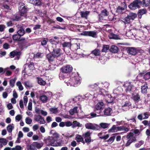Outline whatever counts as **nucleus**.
<instances>
[{
  "label": "nucleus",
  "instance_id": "57",
  "mask_svg": "<svg viewBox=\"0 0 150 150\" xmlns=\"http://www.w3.org/2000/svg\"><path fill=\"white\" fill-rule=\"evenodd\" d=\"M126 36L129 38H132L134 35L131 31L127 32L126 33Z\"/></svg>",
  "mask_w": 150,
  "mask_h": 150
},
{
  "label": "nucleus",
  "instance_id": "37",
  "mask_svg": "<svg viewBox=\"0 0 150 150\" xmlns=\"http://www.w3.org/2000/svg\"><path fill=\"white\" fill-rule=\"evenodd\" d=\"M100 51L98 49H95L92 51L91 53L95 56H98L100 54Z\"/></svg>",
  "mask_w": 150,
  "mask_h": 150
},
{
  "label": "nucleus",
  "instance_id": "44",
  "mask_svg": "<svg viewBox=\"0 0 150 150\" xmlns=\"http://www.w3.org/2000/svg\"><path fill=\"white\" fill-rule=\"evenodd\" d=\"M16 86L18 87L19 90L20 91H22L23 89V87L20 81H18L16 83Z\"/></svg>",
  "mask_w": 150,
  "mask_h": 150
},
{
  "label": "nucleus",
  "instance_id": "3",
  "mask_svg": "<svg viewBox=\"0 0 150 150\" xmlns=\"http://www.w3.org/2000/svg\"><path fill=\"white\" fill-rule=\"evenodd\" d=\"M52 96V93L50 91L44 92L40 94V99L43 103H45L50 101Z\"/></svg>",
  "mask_w": 150,
  "mask_h": 150
},
{
  "label": "nucleus",
  "instance_id": "47",
  "mask_svg": "<svg viewBox=\"0 0 150 150\" xmlns=\"http://www.w3.org/2000/svg\"><path fill=\"white\" fill-rule=\"evenodd\" d=\"M21 37L20 35L17 34L13 35L12 38L14 40L16 41L19 40Z\"/></svg>",
  "mask_w": 150,
  "mask_h": 150
},
{
  "label": "nucleus",
  "instance_id": "20",
  "mask_svg": "<svg viewBox=\"0 0 150 150\" xmlns=\"http://www.w3.org/2000/svg\"><path fill=\"white\" fill-rule=\"evenodd\" d=\"M127 50L128 53L133 55H135L137 53V50L134 47H128Z\"/></svg>",
  "mask_w": 150,
  "mask_h": 150
},
{
  "label": "nucleus",
  "instance_id": "46",
  "mask_svg": "<svg viewBox=\"0 0 150 150\" xmlns=\"http://www.w3.org/2000/svg\"><path fill=\"white\" fill-rule=\"evenodd\" d=\"M101 127L103 129H105L109 127V124L105 123H101L100 124Z\"/></svg>",
  "mask_w": 150,
  "mask_h": 150
},
{
  "label": "nucleus",
  "instance_id": "39",
  "mask_svg": "<svg viewBox=\"0 0 150 150\" xmlns=\"http://www.w3.org/2000/svg\"><path fill=\"white\" fill-rule=\"evenodd\" d=\"M51 44L55 45L58 44L59 42V40H56L54 38H51L49 40Z\"/></svg>",
  "mask_w": 150,
  "mask_h": 150
},
{
  "label": "nucleus",
  "instance_id": "62",
  "mask_svg": "<svg viewBox=\"0 0 150 150\" xmlns=\"http://www.w3.org/2000/svg\"><path fill=\"white\" fill-rule=\"evenodd\" d=\"M43 55V54L42 53L40 52L34 55V57L35 58H40L42 57Z\"/></svg>",
  "mask_w": 150,
  "mask_h": 150
},
{
  "label": "nucleus",
  "instance_id": "59",
  "mask_svg": "<svg viewBox=\"0 0 150 150\" xmlns=\"http://www.w3.org/2000/svg\"><path fill=\"white\" fill-rule=\"evenodd\" d=\"M48 41V39L47 38H44L41 41V45L42 46H44L46 45L47 42Z\"/></svg>",
  "mask_w": 150,
  "mask_h": 150
},
{
  "label": "nucleus",
  "instance_id": "26",
  "mask_svg": "<svg viewBox=\"0 0 150 150\" xmlns=\"http://www.w3.org/2000/svg\"><path fill=\"white\" fill-rule=\"evenodd\" d=\"M124 4L125 5L124 6H119L117 8L116 10L117 12L121 13H122V11L125 10L127 8V6L126 4H125V3H124Z\"/></svg>",
  "mask_w": 150,
  "mask_h": 150
},
{
  "label": "nucleus",
  "instance_id": "49",
  "mask_svg": "<svg viewBox=\"0 0 150 150\" xmlns=\"http://www.w3.org/2000/svg\"><path fill=\"white\" fill-rule=\"evenodd\" d=\"M89 12L88 11L81 12V16L82 17L87 18V17L89 14Z\"/></svg>",
  "mask_w": 150,
  "mask_h": 150
},
{
  "label": "nucleus",
  "instance_id": "16",
  "mask_svg": "<svg viewBox=\"0 0 150 150\" xmlns=\"http://www.w3.org/2000/svg\"><path fill=\"white\" fill-rule=\"evenodd\" d=\"M81 106L80 105H78L77 106L71 109L69 111V113L71 115H73L75 113H77L79 110H81Z\"/></svg>",
  "mask_w": 150,
  "mask_h": 150
},
{
  "label": "nucleus",
  "instance_id": "32",
  "mask_svg": "<svg viewBox=\"0 0 150 150\" xmlns=\"http://www.w3.org/2000/svg\"><path fill=\"white\" fill-rule=\"evenodd\" d=\"M43 143H39L37 142L33 143V145L38 149H40L43 146Z\"/></svg>",
  "mask_w": 150,
  "mask_h": 150
},
{
  "label": "nucleus",
  "instance_id": "52",
  "mask_svg": "<svg viewBox=\"0 0 150 150\" xmlns=\"http://www.w3.org/2000/svg\"><path fill=\"white\" fill-rule=\"evenodd\" d=\"M117 131V127H116L115 125H113L112 127L109 130V132H115Z\"/></svg>",
  "mask_w": 150,
  "mask_h": 150
},
{
  "label": "nucleus",
  "instance_id": "48",
  "mask_svg": "<svg viewBox=\"0 0 150 150\" xmlns=\"http://www.w3.org/2000/svg\"><path fill=\"white\" fill-rule=\"evenodd\" d=\"M72 123V126L73 128L77 127H81V125L76 121H74Z\"/></svg>",
  "mask_w": 150,
  "mask_h": 150
},
{
  "label": "nucleus",
  "instance_id": "25",
  "mask_svg": "<svg viewBox=\"0 0 150 150\" xmlns=\"http://www.w3.org/2000/svg\"><path fill=\"white\" fill-rule=\"evenodd\" d=\"M148 88L147 84L146 83L144 85L141 86V92L143 94H146L147 93V90Z\"/></svg>",
  "mask_w": 150,
  "mask_h": 150
},
{
  "label": "nucleus",
  "instance_id": "11",
  "mask_svg": "<svg viewBox=\"0 0 150 150\" xmlns=\"http://www.w3.org/2000/svg\"><path fill=\"white\" fill-rule=\"evenodd\" d=\"M125 88V91L126 92H132L133 86L130 82H127L124 84Z\"/></svg>",
  "mask_w": 150,
  "mask_h": 150
},
{
  "label": "nucleus",
  "instance_id": "21",
  "mask_svg": "<svg viewBox=\"0 0 150 150\" xmlns=\"http://www.w3.org/2000/svg\"><path fill=\"white\" fill-rule=\"evenodd\" d=\"M132 98L135 103L138 102L140 99V96L138 93H132Z\"/></svg>",
  "mask_w": 150,
  "mask_h": 150
},
{
  "label": "nucleus",
  "instance_id": "19",
  "mask_svg": "<svg viewBox=\"0 0 150 150\" xmlns=\"http://www.w3.org/2000/svg\"><path fill=\"white\" fill-rule=\"evenodd\" d=\"M141 75L145 80H147L150 79V72L149 71L146 72L144 71L141 73Z\"/></svg>",
  "mask_w": 150,
  "mask_h": 150
},
{
  "label": "nucleus",
  "instance_id": "9",
  "mask_svg": "<svg viewBox=\"0 0 150 150\" xmlns=\"http://www.w3.org/2000/svg\"><path fill=\"white\" fill-rule=\"evenodd\" d=\"M45 143L47 146H54V142L55 140L52 136H48L47 138L45 140Z\"/></svg>",
  "mask_w": 150,
  "mask_h": 150
},
{
  "label": "nucleus",
  "instance_id": "61",
  "mask_svg": "<svg viewBox=\"0 0 150 150\" xmlns=\"http://www.w3.org/2000/svg\"><path fill=\"white\" fill-rule=\"evenodd\" d=\"M115 137L112 136L107 141V142L109 144H111L113 142L115 139Z\"/></svg>",
  "mask_w": 150,
  "mask_h": 150
},
{
  "label": "nucleus",
  "instance_id": "13",
  "mask_svg": "<svg viewBox=\"0 0 150 150\" xmlns=\"http://www.w3.org/2000/svg\"><path fill=\"white\" fill-rule=\"evenodd\" d=\"M35 120L40 124H44L45 123L44 117L40 115H35L34 117Z\"/></svg>",
  "mask_w": 150,
  "mask_h": 150
},
{
  "label": "nucleus",
  "instance_id": "54",
  "mask_svg": "<svg viewBox=\"0 0 150 150\" xmlns=\"http://www.w3.org/2000/svg\"><path fill=\"white\" fill-rule=\"evenodd\" d=\"M85 141L86 143L87 144H89L91 142H93V140L91 139V137H89L84 138Z\"/></svg>",
  "mask_w": 150,
  "mask_h": 150
},
{
  "label": "nucleus",
  "instance_id": "42",
  "mask_svg": "<svg viewBox=\"0 0 150 150\" xmlns=\"http://www.w3.org/2000/svg\"><path fill=\"white\" fill-rule=\"evenodd\" d=\"M5 72H6V75L8 76H10L12 74V71L9 70L8 67L4 69V73Z\"/></svg>",
  "mask_w": 150,
  "mask_h": 150
},
{
  "label": "nucleus",
  "instance_id": "15",
  "mask_svg": "<svg viewBox=\"0 0 150 150\" xmlns=\"http://www.w3.org/2000/svg\"><path fill=\"white\" fill-rule=\"evenodd\" d=\"M53 54H47L46 57L48 62L50 63H52L54 62H57V59L54 57Z\"/></svg>",
  "mask_w": 150,
  "mask_h": 150
},
{
  "label": "nucleus",
  "instance_id": "18",
  "mask_svg": "<svg viewBox=\"0 0 150 150\" xmlns=\"http://www.w3.org/2000/svg\"><path fill=\"white\" fill-rule=\"evenodd\" d=\"M47 67V69L53 70L56 68V67L59 65V63L57 62H54L52 63H51Z\"/></svg>",
  "mask_w": 150,
  "mask_h": 150
},
{
  "label": "nucleus",
  "instance_id": "1",
  "mask_svg": "<svg viewBox=\"0 0 150 150\" xmlns=\"http://www.w3.org/2000/svg\"><path fill=\"white\" fill-rule=\"evenodd\" d=\"M64 82L67 86L77 87L80 84L81 79L79 76L76 75L65 79Z\"/></svg>",
  "mask_w": 150,
  "mask_h": 150
},
{
  "label": "nucleus",
  "instance_id": "5",
  "mask_svg": "<svg viewBox=\"0 0 150 150\" xmlns=\"http://www.w3.org/2000/svg\"><path fill=\"white\" fill-rule=\"evenodd\" d=\"M85 127L89 129L92 130H100V127L98 125L94 124L88 122L85 124Z\"/></svg>",
  "mask_w": 150,
  "mask_h": 150
},
{
  "label": "nucleus",
  "instance_id": "41",
  "mask_svg": "<svg viewBox=\"0 0 150 150\" xmlns=\"http://www.w3.org/2000/svg\"><path fill=\"white\" fill-rule=\"evenodd\" d=\"M50 111V113L52 114H56L58 112V109L57 108H51L49 109Z\"/></svg>",
  "mask_w": 150,
  "mask_h": 150
},
{
  "label": "nucleus",
  "instance_id": "64",
  "mask_svg": "<svg viewBox=\"0 0 150 150\" xmlns=\"http://www.w3.org/2000/svg\"><path fill=\"white\" fill-rule=\"evenodd\" d=\"M13 149V150H23V148L20 146H16Z\"/></svg>",
  "mask_w": 150,
  "mask_h": 150
},
{
  "label": "nucleus",
  "instance_id": "23",
  "mask_svg": "<svg viewBox=\"0 0 150 150\" xmlns=\"http://www.w3.org/2000/svg\"><path fill=\"white\" fill-rule=\"evenodd\" d=\"M61 50L60 48L54 49L53 52V54L55 57L59 56L61 55Z\"/></svg>",
  "mask_w": 150,
  "mask_h": 150
},
{
  "label": "nucleus",
  "instance_id": "8",
  "mask_svg": "<svg viewBox=\"0 0 150 150\" xmlns=\"http://www.w3.org/2000/svg\"><path fill=\"white\" fill-rule=\"evenodd\" d=\"M19 10L21 16H23L27 11V9L24 6V4L22 3H20L19 4Z\"/></svg>",
  "mask_w": 150,
  "mask_h": 150
},
{
  "label": "nucleus",
  "instance_id": "28",
  "mask_svg": "<svg viewBox=\"0 0 150 150\" xmlns=\"http://www.w3.org/2000/svg\"><path fill=\"white\" fill-rule=\"evenodd\" d=\"M82 98L83 99L86 100H88L91 99L93 98V96L89 93H88L82 96Z\"/></svg>",
  "mask_w": 150,
  "mask_h": 150
},
{
  "label": "nucleus",
  "instance_id": "10",
  "mask_svg": "<svg viewBox=\"0 0 150 150\" xmlns=\"http://www.w3.org/2000/svg\"><path fill=\"white\" fill-rule=\"evenodd\" d=\"M122 110L124 111H127L129 109V107L132 105L131 103L129 101H126L123 102L121 104Z\"/></svg>",
  "mask_w": 150,
  "mask_h": 150
},
{
  "label": "nucleus",
  "instance_id": "27",
  "mask_svg": "<svg viewBox=\"0 0 150 150\" xmlns=\"http://www.w3.org/2000/svg\"><path fill=\"white\" fill-rule=\"evenodd\" d=\"M8 142V140L4 138H0V147L1 148L3 146L6 145Z\"/></svg>",
  "mask_w": 150,
  "mask_h": 150
},
{
  "label": "nucleus",
  "instance_id": "53",
  "mask_svg": "<svg viewBox=\"0 0 150 150\" xmlns=\"http://www.w3.org/2000/svg\"><path fill=\"white\" fill-rule=\"evenodd\" d=\"M91 133L90 131H88L86 133H84L83 134V137L84 138L90 137Z\"/></svg>",
  "mask_w": 150,
  "mask_h": 150
},
{
  "label": "nucleus",
  "instance_id": "4",
  "mask_svg": "<svg viewBox=\"0 0 150 150\" xmlns=\"http://www.w3.org/2000/svg\"><path fill=\"white\" fill-rule=\"evenodd\" d=\"M142 2L140 0L134 1L128 6L129 8L131 10H135L140 8L142 5Z\"/></svg>",
  "mask_w": 150,
  "mask_h": 150
},
{
  "label": "nucleus",
  "instance_id": "50",
  "mask_svg": "<svg viewBox=\"0 0 150 150\" xmlns=\"http://www.w3.org/2000/svg\"><path fill=\"white\" fill-rule=\"evenodd\" d=\"M128 16L130 20H133L137 17V15L135 13H131Z\"/></svg>",
  "mask_w": 150,
  "mask_h": 150
},
{
  "label": "nucleus",
  "instance_id": "58",
  "mask_svg": "<svg viewBox=\"0 0 150 150\" xmlns=\"http://www.w3.org/2000/svg\"><path fill=\"white\" fill-rule=\"evenodd\" d=\"M133 134L132 133H129L127 136V138L129 139H135V138L133 136Z\"/></svg>",
  "mask_w": 150,
  "mask_h": 150
},
{
  "label": "nucleus",
  "instance_id": "63",
  "mask_svg": "<svg viewBox=\"0 0 150 150\" xmlns=\"http://www.w3.org/2000/svg\"><path fill=\"white\" fill-rule=\"evenodd\" d=\"M32 122V120L29 117H27L25 119V122L28 124H30Z\"/></svg>",
  "mask_w": 150,
  "mask_h": 150
},
{
  "label": "nucleus",
  "instance_id": "55",
  "mask_svg": "<svg viewBox=\"0 0 150 150\" xmlns=\"http://www.w3.org/2000/svg\"><path fill=\"white\" fill-rule=\"evenodd\" d=\"M76 140L78 142H81L83 141V138L80 135H77L76 137Z\"/></svg>",
  "mask_w": 150,
  "mask_h": 150
},
{
  "label": "nucleus",
  "instance_id": "14",
  "mask_svg": "<svg viewBox=\"0 0 150 150\" xmlns=\"http://www.w3.org/2000/svg\"><path fill=\"white\" fill-rule=\"evenodd\" d=\"M72 69V67L70 65H67L62 67L61 69V71L62 73H67L71 72Z\"/></svg>",
  "mask_w": 150,
  "mask_h": 150
},
{
  "label": "nucleus",
  "instance_id": "29",
  "mask_svg": "<svg viewBox=\"0 0 150 150\" xmlns=\"http://www.w3.org/2000/svg\"><path fill=\"white\" fill-rule=\"evenodd\" d=\"M17 33L21 36H23L25 34V31L23 27H18Z\"/></svg>",
  "mask_w": 150,
  "mask_h": 150
},
{
  "label": "nucleus",
  "instance_id": "51",
  "mask_svg": "<svg viewBox=\"0 0 150 150\" xmlns=\"http://www.w3.org/2000/svg\"><path fill=\"white\" fill-rule=\"evenodd\" d=\"M142 5H143V6H147L150 4V0H146V1L144 0L142 1Z\"/></svg>",
  "mask_w": 150,
  "mask_h": 150
},
{
  "label": "nucleus",
  "instance_id": "31",
  "mask_svg": "<svg viewBox=\"0 0 150 150\" xmlns=\"http://www.w3.org/2000/svg\"><path fill=\"white\" fill-rule=\"evenodd\" d=\"M27 66L29 68V69L30 70H33L34 69V63L32 62H30L28 63L27 64H25L24 65V66L25 67Z\"/></svg>",
  "mask_w": 150,
  "mask_h": 150
},
{
  "label": "nucleus",
  "instance_id": "24",
  "mask_svg": "<svg viewBox=\"0 0 150 150\" xmlns=\"http://www.w3.org/2000/svg\"><path fill=\"white\" fill-rule=\"evenodd\" d=\"M112 111V109L110 108H105L103 111L104 115L106 116L110 115H111Z\"/></svg>",
  "mask_w": 150,
  "mask_h": 150
},
{
  "label": "nucleus",
  "instance_id": "45",
  "mask_svg": "<svg viewBox=\"0 0 150 150\" xmlns=\"http://www.w3.org/2000/svg\"><path fill=\"white\" fill-rule=\"evenodd\" d=\"M146 12V10L145 9H143L140 10L139 11V17L141 18L142 16L145 14Z\"/></svg>",
  "mask_w": 150,
  "mask_h": 150
},
{
  "label": "nucleus",
  "instance_id": "2",
  "mask_svg": "<svg viewBox=\"0 0 150 150\" xmlns=\"http://www.w3.org/2000/svg\"><path fill=\"white\" fill-rule=\"evenodd\" d=\"M109 85L108 82H105L104 83H99L91 85H90V87L94 89L96 91H97L98 94L102 95L105 91V90L103 88L107 89Z\"/></svg>",
  "mask_w": 150,
  "mask_h": 150
},
{
  "label": "nucleus",
  "instance_id": "40",
  "mask_svg": "<svg viewBox=\"0 0 150 150\" xmlns=\"http://www.w3.org/2000/svg\"><path fill=\"white\" fill-rule=\"evenodd\" d=\"M16 80V78H14L10 80L9 84L11 87L13 88L14 86Z\"/></svg>",
  "mask_w": 150,
  "mask_h": 150
},
{
  "label": "nucleus",
  "instance_id": "22",
  "mask_svg": "<svg viewBox=\"0 0 150 150\" xmlns=\"http://www.w3.org/2000/svg\"><path fill=\"white\" fill-rule=\"evenodd\" d=\"M29 2L37 6H40L41 4V2L40 0H29Z\"/></svg>",
  "mask_w": 150,
  "mask_h": 150
},
{
  "label": "nucleus",
  "instance_id": "43",
  "mask_svg": "<svg viewBox=\"0 0 150 150\" xmlns=\"http://www.w3.org/2000/svg\"><path fill=\"white\" fill-rule=\"evenodd\" d=\"M24 85L26 88H30L32 87L33 86L31 82L29 81H26L24 82Z\"/></svg>",
  "mask_w": 150,
  "mask_h": 150
},
{
  "label": "nucleus",
  "instance_id": "33",
  "mask_svg": "<svg viewBox=\"0 0 150 150\" xmlns=\"http://www.w3.org/2000/svg\"><path fill=\"white\" fill-rule=\"evenodd\" d=\"M14 129V125L13 124L8 125L7 127V130L9 133H11Z\"/></svg>",
  "mask_w": 150,
  "mask_h": 150
},
{
  "label": "nucleus",
  "instance_id": "30",
  "mask_svg": "<svg viewBox=\"0 0 150 150\" xmlns=\"http://www.w3.org/2000/svg\"><path fill=\"white\" fill-rule=\"evenodd\" d=\"M118 50V48L117 46L115 45H112L111 46L110 49V52L113 53H117Z\"/></svg>",
  "mask_w": 150,
  "mask_h": 150
},
{
  "label": "nucleus",
  "instance_id": "17",
  "mask_svg": "<svg viewBox=\"0 0 150 150\" xmlns=\"http://www.w3.org/2000/svg\"><path fill=\"white\" fill-rule=\"evenodd\" d=\"M108 15V12L106 9H104L102 11L101 13L99 15V19L100 21L101 20L105 19L104 17L107 16Z\"/></svg>",
  "mask_w": 150,
  "mask_h": 150
},
{
  "label": "nucleus",
  "instance_id": "60",
  "mask_svg": "<svg viewBox=\"0 0 150 150\" xmlns=\"http://www.w3.org/2000/svg\"><path fill=\"white\" fill-rule=\"evenodd\" d=\"M144 142L143 141H139V142L135 144V146L137 148L139 147L142 145L144 144Z\"/></svg>",
  "mask_w": 150,
  "mask_h": 150
},
{
  "label": "nucleus",
  "instance_id": "36",
  "mask_svg": "<svg viewBox=\"0 0 150 150\" xmlns=\"http://www.w3.org/2000/svg\"><path fill=\"white\" fill-rule=\"evenodd\" d=\"M130 19L129 18V17L127 16V17L125 18H122L121 21L125 24H128L130 23Z\"/></svg>",
  "mask_w": 150,
  "mask_h": 150
},
{
  "label": "nucleus",
  "instance_id": "7",
  "mask_svg": "<svg viewBox=\"0 0 150 150\" xmlns=\"http://www.w3.org/2000/svg\"><path fill=\"white\" fill-rule=\"evenodd\" d=\"M81 35L91 37L93 38L97 37V32L96 31H84L81 33Z\"/></svg>",
  "mask_w": 150,
  "mask_h": 150
},
{
  "label": "nucleus",
  "instance_id": "35",
  "mask_svg": "<svg viewBox=\"0 0 150 150\" xmlns=\"http://www.w3.org/2000/svg\"><path fill=\"white\" fill-rule=\"evenodd\" d=\"M38 81V84L42 86H44L45 85L46 82L45 81L43 80L41 78H37Z\"/></svg>",
  "mask_w": 150,
  "mask_h": 150
},
{
  "label": "nucleus",
  "instance_id": "12",
  "mask_svg": "<svg viewBox=\"0 0 150 150\" xmlns=\"http://www.w3.org/2000/svg\"><path fill=\"white\" fill-rule=\"evenodd\" d=\"M104 103L102 101H100L98 102L96 105L95 109L94 111L96 112V111H98V113L101 115V110L103 106Z\"/></svg>",
  "mask_w": 150,
  "mask_h": 150
},
{
  "label": "nucleus",
  "instance_id": "34",
  "mask_svg": "<svg viewBox=\"0 0 150 150\" xmlns=\"http://www.w3.org/2000/svg\"><path fill=\"white\" fill-rule=\"evenodd\" d=\"M62 140H55L54 146H61L62 145Z\"/></svg>",
  "mask_w": 150,
  "mask_h": 150
},
{
  "label": "nucleus",
  "instance_id": "6",
  "mask_svg": "<svg viewBox=\"0 0 150 150\" xmlns=\"http://www.w3.org/2000/svg\"><path fill=\"white\" fill-rule=\"evenodd\" d=\"M121 88L120 87H118L117 89H115L113 90V95L114 98H117L118 99H124L125 98V96L123 94H120V89H121Z\"/></svg>",
  "mask_w": 150,
  "mask_h": 150
},
{
  "label": "nucleus",
  "instance_id": "56",
  "mask_svg": "<svg viewBox=\"0 0 150 150\" xmlns=\"http://www.w3.org/2000/svg\"><path fill=\"white\" fill-rule=\"evenodd\" d=\"M109 48V46L108 45H104L103 49L102 50V52H107Z\"/></svg>",
  "mask_w": 150,
  "mask_h": 150
},
{
  "label": "nucleus",
  "instance_id": "38",
  "mask_svg": "<svg viewBox=\"0 0 150 150\" xmlns=\"http://www.w3.org/2000/svg\"><path fill=\"white\" fill-rule=\"evenodd\" d=\"M62 45L63 47H67L70 48L71 46V42H63Z\"/></svg>",
  "mask_w": 150,
  "mask_h": 150
}]
</instances>
